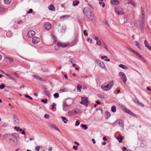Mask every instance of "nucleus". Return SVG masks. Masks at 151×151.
<instances>
[{
  "instance_id": "1",
  "label": "nucleus",
  "mask_w": 151,
  "mask_h": 151,
  "mask_svg": "<svg viewBox=\"0 0 151 151\" xmlns=\"http://www.w3.org/2000/svg\"><path fill=\"white\" fill-rule=\"evenodd\" d=\"M6 135L8 136L9 135V137H10L9 139L10 140L9 143L11 145L13 146H16L17 145L19 139V137L18 134H16L11 135L10 134L8 135L6 134Z\"/></svg>"
},
{
  "instance_id": "2",
  "label": "nucleus",
  "mask_w": 151,
  "mask_h": 151,
  "mask_svg": "<svg viewBox=\"0 0 151 151\" xmlns=\"http://www.w3.org/2000/svg\"><path fill=\"white\" fill-rule=\"evenodd\" d=\"M141 13L142 15L141 17V21L140 23L139 27L140 30L142 32L143 31V29L145 25V10L144 8L142 7L141 8Z\"/></svg>"
},
{
  "instance_id": "3",
  "label": "nucleus",
  "mask_w": 151,
  "mask_h": 151,
  "mask_svg": "<svg viewBox=\"0 0 151 151\" xmlns=\"http://www.w3.org/2000/svg\"><path fill=\"white\" fill-rule=\"evenodd\" d=\"M112 124L114 127L118 125L119 127H122L123 129L124 126L123 121L120 119H118L116 121Z\"/></svg>"
},
{
  "instance_id": "4",
  "label": "nucleus",
  "mask_w": 151,
  "mask_h": 151,
  "mask_svg": "<svg viewBox=\"0 0 151 151\" xmlns=\"http://www.w3.org/2000/svg\"><path fill=\"white\" fill-rule=\"evenodd\" d=\"M80 103L87 106L89 103V101L87 97H82L81 101Z\"/></svg>"
},
{
  "instance_id": "5",
  "label": "nucleus",
  "mask_w": 151,
  "mask_h": 151,
  "mask_svg": "<svg viewBox=\"0 0 151 151\" xmlns=\"http://www.w3.org/2000/svg\"><path fill=\"white\" fill-rule=\"evenodd\" d=\"M115 11L116 13L118 15H122L124 13V9L120 6L117 8H115Z\"/></svg>"
},
{
  "instance_id": "6",
  "label": "nucleus",
  "mask_w": 151,
  "mask_h": 151,
  "mask_svg": "<svg viewBox=\"0 0 151 151\" xmlns=\"http://www.w3.org/2000/svg\"><path fill=\"white\" fill-rule=\"evenodd\" d=\"M57 45L59 47H67L69 44L68 42H58L57 43Z\"/></svg>"
},
{
  "instance_id": "7",
  "label": "nucleus",
  "mask_w": 151,
  "mask_h": 151,
  "mask_svg": "<svg viewBox=\"0 0 151 151\" xmlns=\"http://www.w3.org/2000/svg\"><path fill=\"white\" fill-rule=\"evenodd\" d=\"M119 75L122 78L123 82L125 83L127 81V77L125 74L123 72H120L119 73Z\"/></svg>"
},
{
  "instance_id": "8",
  "label": "nucleus",
  "mask_w": 151,
  "mask_h": 151,
  "mask_svg": "<svg viewBox=\"0 0 151 151\" xmlns=\"http://www.w3.org/2000/svg\"><path fill=\"white\" fill-rule=\"evenodd\" d=\"M97 64L99 65L100 67L103 68H105V65L104 63L101 60L97 59L96 60Z\"/></svg>"
},
{
  "instance_id": "9",
  "label": "nucleus",
  "mask_w": 151,
  "mask_h": 151,
  "mask_svg": "<svg viewBox=\"0 0 151 151\" xmlns=\"http://www.w3.org/2000/svg\"><path fill=\"white\" fill-rule=\"evenodd\" d=\"M13 118L14 120V123L16 126L19 125V120L17 117V115L15 114L13 115Z\"/></svg>"
},
{
  "instance_id": "10",
  "label": "nucleus",
  "mask_w": 151,
  "mask_h": 151,
  "mask_svg": "<svg viewBox=\"0 0 151 151\" xmlns=\"http://www.w3.org/2000/svg\"><path fill=\"white\" fill-rule=\"evenodd\" d=\"M35 35V32L33 30L29 31L27 34V36L29 38H31Z\"/></svg>"
},
{
  "instance_id": "11",
  "label": "nucleus",
  "mask_w": 151,
  "mask_h": 151,
  "mask_svg": "<svg viewBox=\"0 0 151 151\" xmlns=\"http://www.w3.org/2000/svg\"><path fill=\"white\" fill-rule=\"evenodd\" d=\"M86 17L89 20L92 21L93 19L94 15L92 12H90L89 13L87 14L86 15Z\"/></svg>"
},
{
  "instance_id": "12",
  "label": "nucleus",
  "mask_w": 151,
  "mask_h": 151,
  "mask_svg": "<svg viewBox=\"0 0 151 151\" xmlns=\"http://www.w3.org/2000/svg\"><path fill=\"white\" fill-rule=\"evenodd\" d=\"M40 41V39L38 37H34L32 39V42L34 44H37Z\"/></svg>"
},
{
  "instance_id": "13",
  "label": "nucleus",
  "mask_w": 151,
  "mask_h": 151,
  "mask_svg": "<svg viewBox=\"0 0 151 151\" xmlns=\"http://www.w3.org/2000/svg\"><path fill=\"white\" fill-rule=\"evenodd\" d=\"M44 27L45 29L47 30H49L51 27V24L49 22H46L45 23Z\"/></svg>"
},
{
  "instance_id": "14",
  "label": "nucleus",
  "mask_w": 151,
  "mask_h": 151,
  "mask_svg": "<svg viewBox=\"0 0 151 151\" xmlns=\"http://www.w3.org/2000/svg\"><path fill=\"white\" fill-rule=\"evenodd\" d=\"M42 88L45 94L48 97H50V94L49 93V92L47 89V88L45 87H42Z\"/></svg>"
},
{
  "instance_id": "15",
  "label": "nucleus",
  "mask_w": 151,
  "mask_h": 151,
  "mask_svg": "<svg viewBox=\"0 0 151 151\" xmlns=\"http://www.w3.org/2000/svg\"><path fill=\"white\" fill-rule=\"evenodd\" d=\"M112 86H101V88L105 91H108L111 88Z\"/></svg>"
},
{
  "instance_id": "16",
  "label": "nucleus",
  "mask_w": 151,
  "mask_h": 151,
  "mask_svg": "<svg viewBox=\"0 0 151 151\" xmlns=\"http://www.w3.org/2000/svg\"><path fill=\"white\" fill-rule=\"evenodd\" d=\"M70 106L69 105L67 104L65 102H63V110L65 111H66V110L65 108H68Z\"/></svg>"
},
{
  "instance_id": "17",
  "label": "nucleus",
  "mask_w": 151,
  "mask_h": 151,
  "mask_svg": "<svg viewBox=\"0 0 151 151\" xmlns=\"http://www.w3.org/2000/svg\"><path fill=\"white\" fill-rule=\"evenodd\" d=\"M144 44L145 46L147 47L150 50H151V46H150V44L146 40L144 41Z\"/></svg>"
},
{
  "instance_id": "18",
  "label": "nucleus",
  "mask_w": 151,
  "mask_h": 151,
  "mask_svg": "<svg viewBox=\"0 0 151 151\" xmlns=\"http://www.w3.org/2000/svg\"><path fill=\"white\" fill-rule=\"evenodd\" d=\"M111 3L114 5H116L119 4V2L118 0H111Z\"/></svg>"
},
{
  "instance_id": "19",
  "label": "nucleus",
  "mask_w": 151,
  "mask_h": 151,
  "mask_svg": "<svg viewBox=\"0 0 151 151\" xmlns=\"http://www.w3.org/2000/svg\"><path fill=\"white\" fill-rule=\"evenodd\" d=\"M124 137H123L119 135L118 137L116 138V139L118 140L119 142H122V140L124 139Z\"/></svg>"
},
{
  "instance_id": "20",
  "label": "nucleus",
  "mask_w": 151,
  "mask_h": 151,
  "mask_svg": "<svg viewBox=\"0 0 151 151\" xmlns=\"http://www.w3.org/2000/svg\"><path fill=\"white\" fill-rule=\"evenodd\" d=\"M105 116L106 119H108L110 116V113L107 111H106L105 112Z\"/></svg>"
},
{
  "instance_id": "21",
  "label": "nucleus",
  "mask_w": 151,
  "mask_h": 151,
  "mask_svg": "<svg viewBox=\"0 0 151 151\" xmlns=\"http://www.w3.org/2000/svg\"><path fill=\"white\" fill-rule=\"evenodd\" d=\"M69 90V89L67 87H64L60 90V91L62 92H67Z\"/></svg>"
},
{
  "instance_id": "22",
  "label": "nucleus",
  "mask_w": 151,
  "mask_h": 151,
  "mask_svg": "<svg viewBox=\"0 0 151 151\" xmlns=\"http://www.w3.org/2000/svg\"><path fill=\"white\" fill-rule=\"evenodd\" d=\"M51 128L52 129H55L56 130L58 131L59 132H60V131L59 130V129L57 127V126H56L54 124H52L51 126Z\"/></svg>"
},
{
  "instance_id": "23",
  "label": "nucleus",
  "mask_w": 151,
  "mask_h": 151,
  "mask_svg": "<svg viewBox=\"0 0 151 151\" xmlns=\"http://www.w3.org/2000/svg\"><path fill=\"white\" fill-rule=\"evenodd\" d=\"M32 76L37 79L39 80L40 81H43V79L42 78H41L40 77L36 75H32Z\"/></svg>"
},
{
  "instance_id": "24",
  "label": "nucleus",
  "mask_w": 151,
  "mask_h": 151,
  "mask_svg": "<svg viewBox=\"0 0 151 151\" xmlns=\"http://www.w3.org/2000/svg\"><path fill=\"white\" fill-rule=\"evenodd\" d=\"M70 16L68 15H63L60 17V18L62 19H65L68 18Z\"/></svg>"
},
{
  "instance_id": "25",
  "label": "nucleus",
  "mask_w": 151,
  "mask_h": 151,
  "mask_svg": "<svg viewBox=\"0 0 151 151\" xmlns=\"http://www.w3.org/2000/svg\"><path fill=\"white\" fill-rule=\"evenodd\" d=\"M119 67L125 70H126L128 68V67L122 64H119Z\"/></svg>"
},
{
  "instance_id": "26",
  "label": "nucleus",
  "mask_w": 151,
  "mask_h": 151,
  "mask_svg": "<svg viewBox=\"0 0 151 151\" xmlns=\"http://www.w3.org/2000/svg\"><path fill=\"white\" fill-rule=\"evenodd\" d=\"M66 29V26L65 25H63L62 27H61L60 31L61 32H64Z\"/></svg>"
},
{
  "instance_id": "27",
  "label": "nucleus",
  "mask_w": 151,
  "mask_h": 151,
  "mask_svg": "<svg viewBox=\"0 0 151 151\" xmlns=\"http://www.w3.org/2000/svg\"><path fill=\"white\" fill-rule=\"evenodd\" d=\"M127 4H131L134 7H135L136 5L135 3L132 0L129 1L127 2Z\"/></svg>"
},
{
  "instance_id": "28",
  "label": "nucleus",
  "mask_w": 151,
  "mask_h": 151,
  "mask_svg": "<svg viewBox=\"0 0 151 151\" xmlns=\"http://www.w3.org/2000/svg\"><path fill=\"white\" fill-rule=\"evenodd\" d=\"M48 9L49 10L54 11H55V8L53 5L52 4H51L50 6H48Z\"/></svg>"
},
{
  "instance_id": "29",
  "label": "nucleus",
  "mask_w": 151,
  "mask_h": 151,
  "mask_svg": "<svg viewBox=\"0 0 151 151\" xmlns=\"http://www.w3.org/2000/svg\"><path fill=\"white\" fill-rule=\"evenodd\" d=\"M89 9L88 7L84 8L83 9V12L84 13H86L88 12Z\"/></svg>"
},
{
  "instance_id": "30",
  "label": "nucleus",
  "mask_w": 151,
  "mask_h": 151,
  "mask_svg": "<svg viewBox=\"0 0 151 151\" xmlns=\"http://www.w3.org/2000/svg\"><path fill=\"white\" fill-rule=\"evenodd\" d=\"M61 118L62 119V121L64 122V123L66 124L67 123L68 120L66 119V117L63 116H61Z\"/></svg>"
},
{
  "instance_id": "31",
  "label": "nucleus",
  "mask_w": 151,
  "mask_h": 151,
  "mask_svg": "<svg viewBox=\"0 0 151 151\" xmlns=\"http://www.w3.org/2000/svg\"><path fill=\"white\" fill-rule=\"evenodd\" d=\"M79 3V1L78 0H75L73 1V5L74 6H76L78 5Z\"/></svg>"
},
{
  "instance_id": "32",
  "label": "nucleus",
  "mask_w": 151,
  "mask_h": 151,
  "mask_svg": "<svg viewBox=\"0 0 151 151\" xmlns=\"http://www.w3.org/2000/svg\"><path fill=\"white\" fill-rule=\"evenodd\" d=\"M5 75H6L8 77H9V78L13 80L14 81H16L13 78L10 74L6 73L5 74Z\"/></svg>"
},
{
  "instance_id": "33",
  "label": "nucleus",
  "mask_w": 151,
  "mask_h": 151,
  "mask_svg": "<svg viewBox=\"0 0 151 151\" xmlns=\"http://www.w3.org/2000/svg\"><path fill=\"white\" fill-rule=\"evenodd\" d=\"M111 110L112 112L114 113L116 111V108L115 106H113L111 107Z\"/></svg>"
},
{
  "instance_id": "34",
  "label": "nucleus",
  "mask_w": 151,
  "mask_h": 151,
  "mask_svg": "<svg viewBox=\"0 0 151 151\" xmlns=\"http://www.w3.org/2000/svg\"><path fill=\"white\" fill-rule=\"evenodd\" d=\"M127 113L134 117L136 116L135 114L134 113L132 112L130 110H129Z\"/></svg>"
},
{
  "instance_id": "35",
  "label": "nucleus",
  "mask_w": 151,
  "mask_h": 151,
  "mask_svg": "<svg viewBox=\"0 0 151 151\" xmlns=\"http://www.w3.org/2000/svg\"><path fill=\"white\" fill-rule=\"evenodd\" d=\"M97 96L99 98L102 100H105V98L104 97L103 95H102L101 94H98L97 95Z\"/></svg>"
},
{
  "instance_id": "36",
  "label": "nucleus",
  "mask_w": 151,
  "mask_h": 151,
  "mask_svg": "<svg viewBox=\"0 0 151 151\" xmlns=\"http://www.w3.org/2000/svg\"><path fill=\"white\" fill-rule=\"evenodd\" d=\"M6 58L7 59L10 63H12L14 61L13 59L11 58H10L9 57H6Z\"/></svg>"
},
{
  "instance_id": "37",
  "label": "nucleus",
  "mask_w": 151,
  "mask_h": 151,
  "mask_svg": "<svg viewBox=\"0 0 151 151\" xmlns=\"http://www.w3.org/2000/svg\"><path fill=\"white\" fill-rule=\"evenodd\" d=\"M136 45L137 47L139 49H141V47H140V44H139V42L138 41H136L135 42Z\"/></svg>"
},
{
  "instance_id": "38",
  "label": "nucleus",
  "mask_w": 151,
  "mask_h": 151,
  "mask_svg": "<svg viewBox=\"0 0 151 151\" xmlns=\"http://www.w3.org/2000/svg\"><path fill=\"white\" fill-rule=\"evenodd\" d=\"M122 110L125 112L127 113V112H128V111L129 109H128L126 107H123L122 108Z\"/></svg>"
},
{
  "instance_id": "39",
  "label": "nucleus",
  "mask_w": 151,
  "mask_h": 151,
  "mask_svg": "<svg viewBox=\"0 0 151 151\" xmlns=\"http://www.w3.org/2000/svg\"><path fill=\"white\" fill-rule=\"evenodd\" d=\"M82 86H77V91L79 92H81V89L82 88Z\"/></svg>"
},
{
  "instance_id": "40",
  "label": "nucleus",
  "mask_w": 151,
  "mask_h": 151,
  "mask_svg": "<svg viewBox=\"0 0 151 151\" xmlns=\"http://www.w3.org/2000/svg\"><path fill=\"white\" fill-rule=\"evenodd\" d=\"M5 10V9L4 7L0 6V13H1L4 12Z\"/></svg>"
},
{
  "instance_id": "41",
  "label": "nucleus",
  "mask_w": 151,
  "mask_h": 151,
  "mask_svg": "<svg viewBox=\"0 0 151 151\" xmlns=\"http://www.w3.org/2000/svg\"><path fill=\"white\" fill-rule=\"evenodd\" d=\"M4 1L5 4H8L10 3L11 0H4Z\"/></svg>"
},
{
  "instance_id": "42",
  "label": "nucleus",
  "mask_w": 151,
  "mask_h": 151,
  "mask_svg": "<svg viewBox=\"0 0 151 151\" xmlns=\"http://www.w3.org/2000/svg\"><path fill=\"white\" fill-rule=\"evenodd\" d=\"M78 110H75L72 111V112L73 114H76L78 113Z\"/></svg>"
},
{
  "instance_id": "43",
  "label": "nucleus",
  "mask_w": 151,
  "mask_h": 151,
  "mask_svg": "<svg viewBox=\"0 0 151 151\" xmlns=\"http://www.w3.org/2000/svg\"><path fill=\"white\" fill-rule=\"evenodd\" d=\"M53 96L55 98H58L59 96V94L57 93H54L53 95Z\"/></svg>"
},
{
  "instance_id": "44",
  "label": "nucleus",
  "mask_w": 151,
  "mask_h": 151,
  "mask_svg": "<svg viewBox=\"0 0 151 151\" xmlns=\"http://www.w3.org/2000/svg\"><path fill=\"white\" fill-rule=\"evenodd\" d=\"M81 126L82 127V128H84V129H85V130H86V129H87V126L85 124H82L81 125Z\"/></svg>"
},
{
  "instance_id": "45",
  "label": "nucleus",
  "mask_w": 151,
  "mask_h": 151,
  "mask_svg": "<svg viewBox=\"0 0 151 151\" xmlns=\"http://www.w3.org/2000/svg\"><path fill=\"white\" fill-rule=\"evenodd\" d=\"M135 55H136L137 56H138L139 58H141V59H142V58H143V57H142V56L141 55H140L139 54V53H138V52H137L135 54Z\"/></svg>"
},
{
  "instance_id": "46",
  "label": "nucleus",
  "mask_w": 151,
  "mask_h": 151,
  "mask_svg": "<svg viewBox=\"0 0 151 151\" xmlns=\"http://www.w3.org/2000/svg\"><path fill=\"white\" fill-rule=\"evenodd\" d=\"M96 44L99 45H101V42L99 39L96 41Z\"/></svg>"
},
{
  "instance_id": "47",
  "label": "nucleus",
  "mask_w": 151,
  "mask_h": 151,
  "mask_svg": "<svg viewBox=\"0 0 151 151\" xmlns=\"http://www.w3.org/2000/svg\"><path fill=\"white\" fill-rule=\"evenodd\" d=\"M93 38L96 41H97V40H98L99 39L98 38L95 36L94 35H93Z\"/></svg>"
},
{
  "instance_id": "48",
  "label": "nucleus",
  "mask_w": 151,
  "mask_h": 151,
  "mask_svg": "<svg viewBox=\"0 0 151 151\" xmlns=\"http://www.w3.org/2000/svg\"><path fill=\"white\" fill-rule=\"evenodd\" d=\"M47 99H45V100L42 99L41 101V102L44 103H46L47 102Z\"/></svg>"
},
{
  "instance_id": "49",
  "label": "nucleus",
  "mask_w": 151,
  "mask_h": 151,
  "mask_svg": "<svg viewBox=\"0 0 151 151\" xmlns=\"http://www.w3.org/2000/svg\"><path fill=\"white\" fill-rule=\"evenodd\" d=\"M56 106V104L55 103H53L52 105V109L53 110L54 109V107Z\"/></svg>"
},
{
  "instance_id": "50",
  "label": "nucleus",
  "mask_w": 151,
  "mask_h": 151,
  "mask_svg": "<svg viewBox=\"0 0 151 151\" xmlns=\"http://www.w3.org/2000/svg\"><path fill=\"white\" fill-rule=\"evenodd\" d=\"M25 96L26 98H29V99H30L31 100L32 99V97H31L30 96H29L28 95H25Z\"/></svg>"
},
{
  "instance_id": "51",
  "label": "nucleus",
  "mask_w": 151,
  "mask_h": 151,
  "mask_svg": "<svg viewBox=\"0 0 151 151\" xmlns=\"http://www.w3.org/2000/svg\"><path fill=\"white\" fill-rule=\"evenodd\" d=\"M133 101L134 102L137 104H138V103H139V101L137 99H134Z\"/></svg>"
},
{
  "instance_id": "52",
  "label": "nucleus",
  "mask_w": 151,
  "mask_h": 151,
  "mask_svg": "<svg viewBox=\"0 0 151 151\" xmlns=\"http://www.w3.org/2000/svg\"><path fill=\"white\" fill-rule=\"evenodd\" d=\"M80 124V122L78 121H77L76 122V124H75V126H78Z\"/></svg>"
},
{
  "instance_id": "53",
  "label": "nucleus",
  "mask_w": 151,
  "mask_h": 151,
  "mask_svg": "<svg viewBox=\"0 0 151 151\" xmlns=\"http://www.w3.org/2000/svg\"><path fill=\"white\" fill-rule=\"evenodd\" d=\"M40 147L39 146H37L35 148V150L36 151H39L40 149Z\"/></svg>"
},
{
  "instance_id": "54",
  "label": "nucleus",
  "mask_w": 151,
  "mask_h": 151,
  "mask_svg": "<svg viewBox=\"0 0 151 151\" xmlns=\"http://www.w3.org/2000/svg\"><path fill=\"white\" fill-rule=\"evenodd\" d=\"M77 148L78 147L77 146L74 145L73 147V149L74 150H77Z\"/></svg>"
},
{
  "instance_id": "55",
  "label": "nucleus",
  "mask_w": 151,
  "mask_h": 151,
  "mask_svg": "<svg viewBox=\"0 0 151 151\" xmlns=\"http://www.w3.org/2000/svg\"><path fill=\"white\" fill-rule=\"evenodd\" d=\"M59 47V46H58V45H57L55 46V50H58Z\"/></svg>"
},
{
  "instance_id": "56",
  "label": "nucleus",
  "mask_w": 151,
  "mask_h": 151,
  "mask_svg": "<svg viewBox=\"0 0 151 151\" xmlns=\"http://www.w3.org/2000/svg\"><path fill=\"white\" fill-rule=\"evenodd\" d=\"M114 84V82L113 81H111L109 83H107V85H113Z\"/></svg>"
},
{
  "instance_id": "57",
  "label": "nucleus",
  "mask_w": 151,
  "mask_h": 151,
  "mask_svg": "<svg viewBox=\"0 0 151 151\" xmlns=\"http://www.w3.org/2000/svg\"><path fill=\"white\" fill-rule=\"evenodd\" d=\"M137 105L141 107H143L144 106L143 104L142 103H140L139 102V103H138Z\"/></svg>"
},
{
  "instance_id": "58",
  "label": "nucleus",
  "mask_w": 151,
  "mask_h": 151,
  "mask_svg": "<svg viewBox=\"0 0 151 151\" xmlns=\"http://www.w3.org/2000/svg\"><path fill=\"white\" fill-rule=\"evenodd\" d=\"M86 30H84L83 31V33L84 34L85 36H86L88 35V34L87 33H86Z\"/></svg>"
},
{
  "instance_id": "59",
  "label": "nucleus",
  "mask_w": 151,
  "mask_h": 151,
  "mask_svg": "<svg viewBox=\"0 0 151 151\" xmlns=\"http://www.w3.org/2000/svg\"><path fill=\"white\" fill-rule=\"evenodd\" d=\"M44 117L47 119H48L49 117V115L45 114L44 115Z\"/></svg>"
},
{
  "instance_id": "60",
  "label": "nucleus",
  "mask_w": 151,
  "mask_h": 151,
  "mask_svg": "<svg viewBox=\"0 0 151 151\" xmlns=\"http://www.w3.org/2000/svg\"><path fill=\"white\" fill-rule=\"evenodd\" d=\"M32 9H29V11L28 12V14L32 13Z\"/></svg>"
},
{
  "instance_id": "61",
  "label": "nucleus",
  "mask_w": 151,
  "mask_h": 151,
  "mask_svg": "<svg viewBox=\"0 0 151 151\" xmlns=\"http://www.w3.org/2000/svg\"><path fill=\"white\" fill-rule=\"evenodd\" d=\"M103 47L104 48H105L106 50H108L107 47L105 44H104Z\"/></svg>"
},
{
  "instance_id": "62",
  "label": "nucleus",
  "mask_w": 151,
  "mask_h": 151,
  "mask_svg": "<svg viewBox=\"0 0 151 151\" xmlns=\"http://www.w3.org/2000/svg\"><path fill=\"white\" fill-rule=\"evenodd\" d=\"M107 58V57L106 56H104V55H102V56H101V58L102 59H104V58Z\"/></svg>"
},
{
  "instance_id": "63",
  "label": "nucleus",
  "mask_w": 151,
  "mask_h": 151,
  "mask_svg": "<svg viewBox=\"0 0 151 151\" xmlns=\"http://www.w3.org/2000/svg\"><path fill=\"white\" fill-rule=\"evenodd\" d=\"M5 86H0V89H4L5 87Z\"/></svg>"
},
{
  "instance_id": "64",
  "label": "nucleus",
  "mask_w": 151,
  "mask_h": 151,
  "mask_svg": "<svg viewBox=\"0 0 151 151\" xmlns=\"http://www.w3.org/2000/svg\"><path fill=\"white\" fill-rule=\"evenodd\" d=\"M127 148L126 147H123L122 148V151H125L126 150Z\"/></svg>"
}]
</instances>
